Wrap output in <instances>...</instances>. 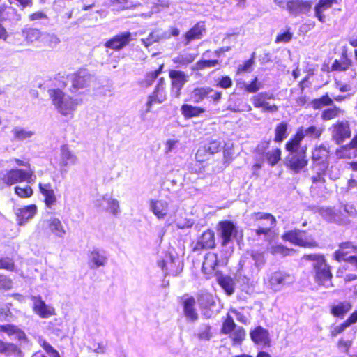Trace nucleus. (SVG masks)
Masks as SVG:
<instances>
[{
	"label": "nucleus",
	"instance_id": "nucleus-14",
	"mask_svg": "<svg viewBox=\"0 0 357 357\" xmlns=\"http://www.w3.org/2000/svg\"><path fill=\"white\" fill-rule=\"evenodd\" d=\"M274 98L273 94L263 91L253 96L251 98V102L254 107L261 109L263 112H275L278 110V106L268 102V100Z\"/></svg>",
	"mask_w": 357,
	"mask_h": 357
},
{
	"label": "nucleus",
	"instance_id": "nucleus-15",
	"mask_svg": "<svg viewBox=\"0 0 357 357\" xmlns=\"http://www.w3.org/2000/svg\"><path fill=\"white\" fill-rule=\"evenodd\" d=\"M357 253V245L351 241H345L339 245V248L333 254V259L339 262H352Z\"/></svg>",
	"mask_w": 357,
	"mask_h": 357
},
{
	"label": "nucleus",
	"instance_id": "nucleus-56",
	"mask_svg": "<svg viewBox=\"0 0 357 357\" xmlns=\"http://www.w3.org/2000/svg\"><path fill=\"white\" fill-rule=\"evenodd\" d=\"M262 87L261 83L255 76L248 84L244 85V91L248 93H255Z\"/></svg>",
	"mask_w": 357,
	"mask_h": 357
},
{
	"label": "nucleus",
	"instance_id": "nucleus-61",
	"mask_svg": "<svg viewBox=\"0 0 357 357\" xmlns=\"http://www.w3.org/2000/svg\"><path fill=\"white\" fill-rule=\"evenodd\" d=\"M303 259L307 261H313L312 268H314L319 265L326 261V259L323 255L320 254H307L303 255Z\"/></svg>",
	"mask_w": 357,
	"mask_h": 357
},
{
	"label": "nucleus",
	"instance_id": "nucleus-30",
	"mask_svg": "<svg viewBox=\"0 0 357 357\" xmlns=\"http://www.w3.org/2000/svg\"><path fill=\"white\" fill-rule=\"evenodd\" d=\"M353 65L352 60L349 56L348 50L343 47L341 52L340 58L334 60L331 66V71H346Z\"/></svg>",
	"mask_w": 357,
	"mask_h": 357
},
{
	"label": "nucleus",
	"instance_id": "nucleus-35",
	"mask_svg": "<svg viewBox=\"0 0 357 357\" xmlns=\"http://www.w3.org/2000/svg\"><path fill=\"white\" fill-rule=\"evenodd\" d=\"M352 309V304L349 301H343L331 305L330 313L337 318H343Z\"/></svg>",
	"mask_w": 357,
	"mask_h": 357
},
{
	"label": "nucleus",
	"instance_id": "nucleus-26",
	"mask_svg": "<svg viewBox=\"0 0 357 357\" xmlns=\"http://www.w3.org/2000/svg\"><path fill=\"white\" fill-rule=\"evenodd\" d=\"M206 33L204 21H199L195 24L183 34L185 45L190 44L192 41L202 39Z\"/></svg>",
	"mask_w": 357,
	"mask_h": 357
},
{
	"label": "nucleus",
	"instance_id": "nucleus-45",
	"mask_svg": "<svg viewBox=\"0 0 357 357\" xmlns=\"http://www.w3.org/2000/svg\"><path fill=\"white\" fill-rule=\"evenodd\" d=\"M151 207L153 213L160 219L164 218L167 213L168 204L165 201L152 200Z\"/></svg>",
	"mask_w": 357,
	"mask_h": 357
},
{
	"label": "nucleus",
	"instance_id": "nucleus-6",
	"mask_svg": "<svg viewBox=\"0 0 357 357\" xmlns=\"http://www.w3.org/2000/svg\"><path fill=\"white\" fill-rule=\"evenodd\" d=\"M35 178L34 172L31 169L25 170L20 168H13L6 172L1 180L3 183L10 186L24 181L30 183L34 181Z\"/></svg>",
	"mask_w": 357,
	"mask_h": 357
},
{
	"label": "nucleus",
	"instance_id": "nucleus-23",
	"mask_svg": "<svg viewBox=\"0 0 357 357\" xmlns=\"http://www.w3.org/2000/svg\"><path fill=\"white\" fill-rule=\"evenodd\" d=\"M215 232L211 229H206L197 239L193 251L213 249L215 247Z\"/></svg>",
	"mask_w": 357,
	"mask_h": 357
},
{
	"label": "nucleus",
	"instance_id": "nucleus-13",
	"mask_svg": "<svg viewBox=\"0 0 357 357\" xmlns=\"http://www.w3.org/2000/svg\"><path fill=\"white\" fill-rule=\"evenodd\" d=\"M216 230L221 239L222 246L228 245L231 241L232 237L236 236L237 234V227L231 220L219 221L216 226Z\"/></svg>",
	"mask_w": 357,
	"mask_h": 357
},
{
	"label": "nucleus",
	"instance_id": "nucleus-22",
	"mask_svg": "<svg viewBox=\"0 0 357 357\" xmlns=\"http://www.w3.org/2000/svg\"><path fill=\"white\" fill-rule=\"evenodd\" d=\"M312 7V2L310 0H287L286 3L287 10L294 17L308 14Z\"/></svg>",
	"mask_w": 357,
	"mask_h": 357
},
{
	"label": "nucleus",
	"instance_id": "nucleus-57",
	"mask_svg": "<svg viewBox=\"0 0 357 357\" xmlns=\"http://www.w3.org/2000/svg\"><path fill=\"white\" fill-rule=\"evenodd\" d=\"M293 38V33L291 31L290 27H287L282 32L279 33L275 39V43H287L291 40Z\"/></svg>",
	"mask_w": 357,
	"mask_h": 357
},
{
	"label": "nucleus",
	"instance_id": "nucleus-64",
	"mask_svg": "<svg viewBox=\"0 0 357 357\" xmlns=\"http://www.w3.org/2000/svg\"><path fill=\"white\" fill-rule=\"evenodd\" d=\"M0 269H4L8 271H13L15 269L14 260L10 257L0 258Z\"/></svg>",
	"mask_w": 357,
	"mask_h": 357
},
{
	"label": "nucleus",
	"instance_id": "nucleus-48",
	"mask_svg": "<svg viewBox=\"0 0 357 357\" xmlns=\"http://www.w3.org/2000/svg\"><path fill=\"white\" fill-rule=\"evenodd\" d=\"M61 158L64 166L75 164L77 161L76 156L70 151L67 144L61 146Z\"/></svg>",
	"mask_w": 357,
	"mask_h": 357
},
{
	"label": "nucleus",
	"instance_id": "nucleus-33",
	"mask_svg": "<svg viewBox=\"0 0 357 357\" xmlns=\"http://www.w3.org/2000/svg\"><path fill=\"white\" fill-rule=\"evenodd\" d=\"M37 212V206L34 204H31L17 208L15 212L16 220L19 225H22L28 220L32 218Z\"/></svg>",
	"mask_w": 357,
	"mask_h": 357
},
{
	"label": "nucleus",
	"instance_id": "nucleus-49",
	"mask_svg": "<svg viewBox=\"0 0 357 357\" xmlns=\"http://www.w3.org/2000/svg\"><path fill=\"white\" fill-rule=\"evenodd\" d=\"M164 66V63H162L156 70L146 73L144 79L142 81V84L145 86H151L162 72Z\"/></svg>",
	"mask_w": 357,
	"mask_h": 357
},
{
	"label": "nucleus",
	"instance_id": "nucleus-37",
	"mask_svg": "<svg viewBox=\"0 0 357 357\" xmlns=\"http://www.w3.org/2000/svg\"><path fill=\"white\" fill-rule=\"evenodd\" d=\"M181 112L185 119L198 117L206 112V108L184 103L181 106Z\"/></svg>",
	"mask_w": 357,
	"mask_h": 357
},
{
	"label": "nucleus",
	"instance_id": "nucleus-17",
	"mask_svg": "<svg viewBox=\"0 0 357 357\" xmlns=\"http://www.w3.org/2000/svg\"><path fill=\"white\" fill-rule=\"evenodd\" d=\"M91 79V75L87 70L79 69L70 75L71 91L76 92L89 86Z\"/></svg>",
	"mask_w": 357,
	"mask_h": 357
},
{
	"label": "nucleus",
	"instance_id": "nucleus-39",
	"mask_svg": "<svg viewBox=\"0 0 357 357\" xmlns=\"http://www.w3.org/2000/svg\"><path fill=\"white\" fill-rule=\"evenodd\" d=\"M0 333H6L8 336L15 335L17 339L20 341H26L27 340L24 331L14 324H7L0 325Z\"/></svg>",
	"mask_w": 357,
	"mask_h": 357
},
{
	"label": "nucleus",
	"instance_id": "nucleus-3",
	"mask_svg": "<svg viewBox=\"0 0 357 357\" xmlns=\"http://www.w3.org/2000/svg\"><path fill=\"white\" fill-rule=\"evenodd\" d=\"M281 238L301 248H314L319 245L317 241L306 230L297 228L285 231L281 235Z\"/></svg>",
	"mask_w": 357,
	"mask_h": 357
},
{
	"label": "nucleus",
	"instance_id": "nucleus-20",
	"mask_svg": "<svg viewBox=\"0 0 357 357\" xmlns=\"http://www.w3.org/2000/svg\"><path fill=\"white\" fill-rule=\"evenodd\" d=\"M31 300L33 302L32 310L33 312L40 318L47 319L56 315L54 307L47 305L41 296H32Z\"/></svg>",
	"mask_w": 357,
	"mask_h": 357
},
{
	"label": "nucleus",
	"instance_id": "nucleus-10",
	"mask_svg": "<svg viewBox=\"0 0 357 357\" xmlns=\"http://www.w3.org/2000/svg\"><path fill=\"white\" fill-rule=\"evenodd\" d=\"M158 266L162 270L165 276H177L183 270L182 262L169 252H166L158 261Z\"/></svg>",
	"mask_w": 357,
	"mask_h": 357
},
{
	"label": "nucleus",
	"instance_id": "nucleus-59",
	"mask_svg": "<svg viewBox=\"0 0 357 357\" xmlns=\"http://www.w3.org/2000/svg\"><path fill=\"white\" fill-rule=\"evenodd\" d=\"M208 167V162H198L197 160L194 163L190 166V174H204L206 172V168Z\"/></svg>",
	"mask_w": 357,
	"mask_h": 357
},
{
	"label": "nucleus",
	"instance_id": "nucleus-28",
	"mask_svg": "<svg viewBox=\"0 0 357 357\" xmlns=\"http://www.w3.org/2000/svg\"><path fill=\"white\" fill-rule=\"evenodd\" d=\"M218 255L214 252H207L205 255L202 270L203 273L206 275V278L209 279L211 278L213 273L218 274L219 273L215 272V268L218 265Z\"/></svg>",
	"mask_w": 357,
	"mask_h": 357
},
{
	"label": "nucleus",
	"instance_id": "nucleus-43",
	"mask_svg": "<svg viewBox=\"0 0 357 357\" xmlns=\"http://www.w3.org/2000/svg\"><path fill=\"white\" fill-rule=\"evenodd\" d=\"M288 136V123L281 121L276 124L274 129L273 141L275 143H282Z\"/></svg>",
	"mask_w": 357,
	"mask_h": 357
},
{
	"label": "nucleus",
	"instance_id": "nucleus-25",
	"mask_svg": "<svg viewBox=\"0 0 357 357\" xmlns=\"http://www.w3.org/2000/svg\"><path fill=\"white\" fill-rule=\"evenodd\" d=\"M251 340L254 344L262 347H270L271 340L268 331L261 326H256L250 331Z\"/></svg>",
	"mask_w": 357,
	"mask_h": 357
},
{
	"label": "nucleus",
	"instance_id": "nucleus-11",
	"mask_svg": "<svg viewBox=\"0 0 357 357\" xmlns=\"http://www.w3.org/2000/svg\"><path fill=\"white\" fill-rule=\"evenodd\" d=\"M323 132L324 129L316 125H310L305 129L303 127H299L289 139L292 140L291 141V144H296V146H298L299 144H301L305 137L312 139H319Z\"/></svg>",
	"mask_w": 357,
	"mask_h": 357
},
{
	"label": "nucleus",
	"instance_id": "nucleus-19",
	"mask_svg": "<svg viewBox=\"0 0 357 357\" xmlns=\"http://www.w3.org/2000/svg\"><path fill=\"white\" fill-rule=\"evenodd\" d=\"M335 154L339 160L352 159L357 157V130L348 143L335 149Z\"/></svg>",
	"mask_w": 357,
	"mask_h": 357
},
{
	"label": "nucleus",
	"instance_id": "nucleus-27",
	"mask_svg": "<svg viewBox=\"0 0 357 357\" xmlns=\"http://www.w3.org/2000/svg\"><path fill=\"white\" fill-rule=\"evenodd\" d=\"M181 304L183 314L187 319L192 322L196 321L199 316L195 308V298L192 296L185 295L182 298Z\"/></svg>",
	"mask_w": 357,
	"mask_h": 357
},
{
	"label": "nucleus",
	"instance_id": "nucleus-47",
	"mask_svg": "<svg viewBox=\"0 0 357 357\" xmlns=\"http://www.w3.org/2000/svg\"><path fill=\"white\" fill-rule=\"evenodd\" d=\"M237 328L233 317L227 314L223 319L220 333L223 335H231V333Z\"/></svg>",
	"mask_w": 357,
	"mask_h": 357
},
{
	"label": "nucleus",
	"instance_id": "nucleus-50",
	"mask_svg": "<svg viewBox=\"0 0 357 357\" xmlns=\"http://www.w3.org/2000/svg\"><path fill=\"white\" fill-rule=\"evenodd\" d=\"M295 250L291 248H288L282 244H276L270 248V252L274 255H281L282 257H287L294 252Z\"/></svg>",
	"mask_w": 357,
	"mask_h": 357
},
{
	"label": "nucleus",
	"instance_id": "nucleus-55",
	"mask_svg": "<svg viewBox=\"0 0 357 357\" xmlns=\"http://www.w3.org/2000/svg\"><path fill=\"white\" fill-rule=\"evenodd\" d=\"M219 63L218 59H200L195 63L193 70H204L214 67Z\"/></svg>",
	"mask_w": 357,
	"mask_h": 357
},
{
	"label": "nucleus",
	"instance_id": "nucleus-63",
	"mask_svg": "<svg viewBox=\"0 0 357 357\" xmlns=\"http://www.w3.org/2000/svg\"><path fill=\"white\" fill-rule=\"evenodd\" d=\"M233 81L229 75H223L218 78L215 86L220 87L223 89H227L232 86Z\"/></svg>",
	"mask_w": 357,
	"mask_h": 357
},
{
	"label": "nucleus",
	"instance_id": "nucleus-5",
	"mask_svg": "<svg viewBox=\"0 0 357 357\" xmlns=\"http://www.w3.org/2000/svg\"><path fill=\"white\" fill-rule=\"evenodd\" d=\"M49 96L52 104L63 115H67L75 110L77 102L70 96H66L60 89H51L48 90Z\"/></svg>",
	"mask_w": 357,
	"mask_h": 357
},
{
	"label": "nucleus",
	"instance_id": "nucleus-32",
	"mask_svg": "<svg viewBox=\"0 0 357 357\" xmlns=\"http://www.w3.org/2000/svg\"><path fill=\"white\" fill-rule=\"evenodd\" d=\"M336 4H338L337 0H319L314 7V17L319 22H326L324 11Z\"/></svg>",
	"mask_w": 357,
	"mask_h": 357
},
{
	"label": "nucleus",
	"instance_id": "nucleus-51",
	"mask_svg": "<svg viewBox=\"0 0 357 357\" xmlns=\"http://www.w3.org/2000/svg\"><path fill=\"white\" fill-rule=\"evenodd\" d=\"M229 337L231 339L233 344H241L245 339L246 331L242 326H237Z\"/></svg>",
	"mask_w": 357,
	"mask_h": 357
},
{
	"label": "nucleus",
	"instance_id": "nucleus-8",
	"mask_svg": "<svg viewBox=\"0 0 357 357\" xmlns=\"http://www.w3.org/2000/svg\"><path fill=\"white\" fill-rule=\"evenodd\" d=\"M168 76L170 79L171 96L178 98L181 95L183 86L188 82L189 76L185 72L175 68L168 70Z\"/></svg>",
	"mask_w": 357,
	"mask_h": 357
},
{
	"label": "nucleus",
	"instance_id": "nucleus-4",
	"mask_svg": "<svg viewBox=\"0 0 357 357\" xmlns=\"http://www.w3.org/2000/svg\"><path fill=\"white\" fill-rule=\"evenodd\" d=\"M24 41L28 45L36 44L37 46L43 45L50 47L51 42L54 40L55 43L59 42L57 37L47 33H43L39 29L25 26L21 31Z\"/></svg>",
	"mask_w": 357,
	"mask_h": 357
},
{
	"label": "nucleus",
	"instance_id": "nucleus-54",
	"mask_svg": "<svg viewBox=\"0 0 357 357\" xmlns=\"http://www.w3.org/2000/svg\"><path fill=\"white\" fill-rule=\"evenodd\" d=\"M197 299L201 307L206 308L213 303L212 295L207 292H201L197 294Z\"/></svg>",
	"mask_w": 357,
	"mask_h": 357
},
{
	"label": "nucleus",
	"instance_id": "nucleus-29",
	"mask_svg": "<svg viewBox=\"0 0 357 357\" xmlns=\"http://www.w3.org/2000/svg\"><path fill=\"white\" fill-rule=\"evenodd\" d=\"M0 354L7 357H24L21 347L15 343L0 339Z\"/></svg>",
	"mask_w": 357,
	"mask_h": 357
},
{
	"label": "nucleus",
	"instance_id": "nucleus-2",
	"mask_svg": "<svg viewBox=\"0 0 357 357\" xmlns=\"http://www.w3.org/2000/svg\"><path fill=\"white\" fill-rule=\"evenodd\" d=\"M250 220L256 226L253 231L257 236H263L271 238L276 236L274 229L276 226L277 220L273 214L255 211L250 215Z\"/></svg>",
	"mask_w": 357,
	"mask_h": 357
},
{
	"label": "nucleus",
	"instance_id": "nucleus-24",
	"mask_svg": "<svg viewBox=\"0 0 357 357\" xmlns=\"http://www.w3.org/2000/svg\"><path fill=\"white\" fill-rule=\"evenodd\" d=\"M290 274L280 270L271 273L267 281L270 287L274 291L280 290L282 287L289 283Z\"/></svg>",
	"mask_w": 357,
	"mask_h": 357
},
{
	"label": "nucleus",
	"instance_id": "nucleus-44",
	"mask_svg": "<svg viewBox=\"0 0 357 357\" xmlns=\"http://www.w3.org/2000/svg\"><path fill=\"white\" fill-rule=\"evenodd\" d=\"M48 229L55 236L63 238L66 231L61 220L57 218H52L48 221Z\"/></svg>",
	"mask_w": 357,
	"mask_h": 357
},
{
	"label": "nucleus",
	"instance_id": "nucleus-60",
	"mask_svg": "<svg viewBox=\"0 0 357 357\" xmlns=\"http://www.w3.org/2000/svg\"><path fill=\"white\" fill-rule=\"evenodd\" d=\"M255 62V52L252 53L250 58L245 61L243 64L239 65L236 69V74H242L247 72L252 71V66Z\"/></svg>",
	"mask_w": 357,
	"mask_h": 357
},
{
	"label": "nucleus",
	"instance_id": "nucleus-18",
	"mask_svg": "<svg viewBox=\"0 0 357 357\" xmlns=\"http://www.w3.org/2000/svg\"><path fill=\"white\" fill-rule=\"evenodd\" d=\"M321 215L328 222L343 225L349 222L347 210H340L335 208L327 207L321 210Z\"/></svg>",
	"mask_w": 357,
	"mask_h": 357
},
{
	"label": "nucleus",
	"instance_id": "nucleus-40",
	"mask_svg": "<svg viewBox=\"0 0 357 357\" xmlns=\"http://www.w3.org/2000/svg\"><path fill=\"white\" fill-rule=\"evenodd\" d=\"M213 91L210 86L195 87L190 93V100L194 103L202 102Z\"/></svg>",
	"mask_w": 357,
	"mask_h": 357
},
{
	"label": "nucleus",
	"instance_id": "nucleus-52",
	"mask_svg": "<svg viewBox=\"0 0 357 357\" xmlns=\"http://www.w3.org/2000/svg\"><path fill=\"white\" fill-rule=\"evenodd\" d=\"M14 140L22 141L27 138H30L33 135L34 132L31 130H26L24 128H14L12 130Z\"/></svg>",
	"mask_w": 357,
	"mask_h": 357
},
{
	"label": "nucleus",
	"instance_id": "nucleus-1",
	"mask_svg": "<svg viewBox=\"0 0 357 357\" xmlns=\"http://www.w3.org/2000/svg\"><path fill=\"white\" fill-rule=\"evenodd\" d=\"M291 141L292 140L289 139L284 144V149L289 153L285 157L284 165L287 169L297 174L305 169L308 165L307 147L302 146L301 144L296 146V144H291Z\"/></svg>",
	"mask_w": 357,
	"mask_h": 357
},
{
	"label": "nucleus",
	"instance_id": "nucleus-16",
	"mask_svg": "<svg viewBox=\"0 0 357 357\" xmlns=\"http://www.w3.org/2000/svg\"><path fill=\"white\" fill-rule=\"evenodd\" d=\"M314 271V278L316 283L326 287H333V273L331 266L326 261L313 268Z\"/></svg>",
	"mask_w": 357,
	"mask_h": 357
},
{
	"label": "nucleus",
	"instance_id": "nucleus-9",
	"mask_svg": "<svg viewBox=\"0 0 357 357\" xmlns=\"http://www.w3.org/2000/svg\"><path fill=\"white\" fill-rule=\"evenodd\" d=\"M331 151L324 144L315 146L311 152L312 168L329 169Z\"/></svg>",
	"mask_w": 357,
	"mask_h": 357
},
{
	"label": "nucleus",
	"instance_id": "nucleus-12",
	"mask_svg": "<svg viewBox=\"0 0 357 357\" xmlns=\"http://www.w3.org/2000/svg\"><path fill=\"white\" fill-rule=\"evenodd\" d=\"M270 140H264L257 144L255 152L258 155H263L265 160L271 167H274L282 160V150L279 147H275L271 151L264 153L270 146Z\"/></svg>",
	"mask_w": 357,
	"mask_h": 357
},
{
	"label": "nucleus",
	"instance_id": "nucleus-41",
	"mask_svg": "<svg viewBox=\"0 0 357 357\" xmlns=\"http://www.w3.org/2000/svg\"><path fill=\"white\" fill-rule=\"evenodd\" d=\"M217 282L218 284L224 289L227 296H231L235 291V282L234 279L229 275H222L218 273Z\"/></svg>",
	"mask_w": 357,
	"mask_h": 357
},
{
	"label": "nucleus",
	"instance_id": "nucleus-21",
	"mask_svg": "<svg viewBox=\"0 0 357 357\" xmlns=\"http://www.w3.org/2000/svg\"><path fill=\"white\" fill-rule=\"evenodd\" d=\"M132 40V33L130 31L121 32L108 39L104 46L114 51H120L128 45Z\"/></svg>",
	"mask_w": 357,
	"mask_h": 357
},
{
	"label": "nucleus",
	"instance_id": "nucleus-36",
	"mask_svg": "<svg viewBox=\"0 0 357 357\" xmlns=\"http://www.w3.org/2000/svg\"><path fill=\"white\" fill-rule=\"evenodd\" d=\"M107 261L106 256L98 249H93L88 255V264L91 268L104 266Z\"/></svg>",
	"mask_w": 357,
	"mask_h": 357
},
{
	"label": "nucleus",
	"instance_id": "nucleus-38",
	"mask_svg": "<svg viewBox=\"0 0 357 357\" xmlns=\"http://www.w3.org/2000/svg\"><path fill=\"white\" fill-rule=\"evenodd\" d=\"M20 18L17 10L10 5H0V22L18 21Z\"/></svg>",
	"mask_w": 357,
	"mask_h": 357
},
{
	"label": "nucleus",
	"instance_id": "nucleus-42",
	"mask_svg": "<svg viewBox=\"0 0 357 357\" xmlns=\"http://www.w3.org/2000/svg\"><path fill=\"white\" fill-rule=\"evenodd\" d=\"M345 111L336 105L324 109L321 114V118L324 121L335 119L340 116L344 115Z\"/></svg>",
	"mask_w": 357,
	"mask_h": 357
},
{
	"label": "nucleus",
	"instance_id": "nucleus-53",
	"mask_svg": "<svg viewBox=\"0 0 357 357\" xmlns=\"http://www.w3.org/2000/svg\"><path fill=\"white\" fill-rule=\"evenodd\" d=\"M13 287V281L10 276L0 273V293L11 290Z\"/></svg>",
	"mask_w": 357,
	"mask_h": 357
},
{
	"label": "nucleus",
	"instance_id": "nucleus-58",
	"mask_svg": "<svg viewBox=\"0 0 357 357\" xmlns=\"http://www.w3.org/2000/svg\"><path fill=\"white\" fill-rule=\"evenodd\" d=\"M207 153L212 155L220 151L222 149L221 142L219 140H211L208 144L203 146Z\"/></svg>",
	"mask_w": 357,
	"mask_h": 357
},
{
	"label": "nucleus",
	"instance_id": "nucleus-46",
	"mask_svg": "<svg viewBox=\"0 0 357 357\" xmlns=\"http://www.w3.org/2000/svg\"><path fill=\"white\" fill-rule=\"evenodd\" d=\"M333 105V100L328 93L311 101V105L314 109H319L324 107L331 106Z\"/></svg>",
	"mask_w": 357,
	"mask_h": 357
},
{
	"label": "nucleus",
	"instance_id": "nucleus-62",
	"mask_svg": "<svg viewBox=\"0 0 357 357\" xmlns=\"http://www.w3.org/2000/svg\"><path fill=\"white\" fill-rule=\"evenodd\" d=\"M14 190L15 193L20 198H29L33 194V190L29 185H26L24 188L15 186Z\"/></svg>",
	"mask_w": 357,
	"mask_h": 357
},
{
	"label": "nucleus",
	"instance_id": "nucleus-31",
	"mask_svg": "<svg viewBox=\"0 0 357 357\" xmlns=\"http://www.w3.org/2000/svg\"><path fill=\"white\" fill-rule=\"evenodd\" d=\"M38 188L40 192L44 197L43 202L47 207L50 208L56 203V196L50 183L40 182L38 183Z\"/></svg>",
	"mask_w": 357,
	"mask_h": 357
},
{
	"label": "nucleus",
	"instance_id": "nucleus-7",
	"mask_svg": "<svg viewBox=\"0 0 357 357\" xmlns=\"http://www.w3.org/2000/svg\"><path fill=\"white\" fill-rule=\"evenodd\" d=\"M332 141L337 145H342L351 138V128L348 121L338 120L329 128Z\"/></svg>",
	"mask_w": 357,
	"mask_h": 357
},
{
	"label": "nucleus",
	"instance_id": "nucleus-34",
	"mask_svg": "<svg viewBox=\"0 0 357 357\" xmlns=\"http://www.w3.org/2000/svg\"><path fill=\"white\" fill-rule=\"evenodd\" d=\"M167 93L165 88L155 87L153 93L149 96L146 102V112H149L153 105L160 104L167 100Z\"/></svg>",
	"mask_w": 357,
	"mask_h": 357
}]
</instances>
